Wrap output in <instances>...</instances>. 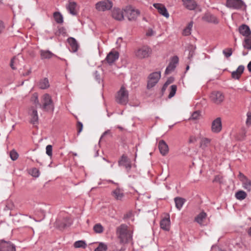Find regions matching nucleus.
I'll use <instances>...</instances> for the list:
<instances>
[{"label":"nucleus","mask_w":251,"mask_h":251,"mask_svg":"<svg viewBox=\"0 0 251 251\" xmlns=\"http://www.w3.org/2000/svg\"><path fill=\"white\" fill-rule=\"evenodd\" d=\"M116 235L121 243H127L132 238L131 233L125 224H122L117 227Z\"/></svg>","instance_id":"f257e3e1"},{"label":"nucleus","mask_w":251,"mask_h":251,"mask_svg":"<svg viewBox=\"0 0 251 251\" xmlns=\"http://www.w3.org/2000/svg\"><path fill=\"white\" fill-rule=\"evenodd\" d=\"M41 103L40 107L44 111L52 112L54 109V104L51 96L48 94H45L41 98Z\"/></svg>","instance_id":"f03ea898"},{"label":"nucleus","mask_w":251,"mask_h":251,"mask_svg":"<svg viewBox=\"0 0 251 251\" xmlns=\"http://www.w3.org/2000/svg\"><path fill=\"white\" fill-rule=\"evenodd\" d=\"M115 99L117 103L122 105H126L128 102V93L124 86L117 92Z\"/></svg>","instance_id":"7ed1b4c3"},{"label":"nucleus","mask_w":251,"mask_h":251,"mask_svg":"<svg viewBox=\"0 0 251 251\" xmlns=\"http://www.w3.org/2000/svg\"><path fill=\"white\" fill-rule=\"evenodd\" d=\"M161 77V72H156L151 74L148 78L147 89H150L158 82Z\"/></svg>","instance_id":"20e7f679"},{"label":"nucleus","mask_w":251,"mask_h":251,"mask_svg":"<svg viewBox=\"0 0 251 251\" xmlns=\"http://www.w3.org/2000/svg\"><path fill=\"white\" fill-rule=\"evenodd\" d=\"M140 13V11L138 9H135L131 6H127L124 9L125 16L127 18L129 21L136 20Z\"/></svg>","instance_id":"39448f33"},{"label":"nucleus","mask_w":251,"mask_h":251,"mask_svg":"<svg viewBox=\"0 0 251 251\" xmlns=\"http://www.w3.org/2000/svg\"><path fill=\"white\" fill-rule=\"evenodd\" d=\"M112 6L113 2L109 0L100 1L95 4V8L99 11L109 10Z\"/></svg>","instance_id":"423d86ee"},{"label":"nucleus","mask_w":251,"mask_h":251,"mask_svg":"<svg viewBox=\"0 0 251 251\" xmlns=\"http://www.w3.org/2000/svg\"><path fill=\"white\" fill-rule=\"evenodd\" d=\"M151 52V50L147 46H143L139 48L135 52L136 56L139 59H143L149 56Z\"/></svg>","instance_id":"0eeeda50"},{"label":"nucleus","mask_w":251,"mask_h":251,"mask_svg":"<svg viewBox=\"0 0 251 251\" xmlns=\"http://www.w3.org/2000/svg\"><path fill=\"white\" fill-rule=\"evenodd\" d=\"M210 100L216 104H220L225 99V96L220 91H213L210 95Z\"/></svg>","instance_id":"6e6552de"},{"label":"nucleus","mask_w":251,"mask_h":251,"mask_svg":"<svg viewBox=\"0 0 251 251\" xmlns=\"http://www.w3.org/2000/svg\"><path fill=\"white\" fill-rule=\"evenodd\" d=\"M226 6L234 9H242L246 5L242 0H226Z\"/></svg>","instance_id":"1a4fd4ad"},{"label":"nucleus","mask_w":251,"mask_h":251,"mask_svg":"<svg viewBox=\"0 0 251 251\" xmlns=\"http://www.w3.org/2000/svg\"><path fill=\"white\" fill-rule=\"evenodd\" d=\"M222 129V119L220 117H218L212 121L211 130L213 133H219L221 131Z\"/></svg>","instance_id":"9d476101"},{"label":"nucleus","mask_w":251,"mask_h":251,"mask_svg":"<svg viewBox=\"0 0 251 251\" xmlns=\"http://www.w3.org/2000/svg\"><path fill=\"white\" fill-rule=\"evenodd\" d=\"M238 177L240 180L242 182V187L243 188L248 192H251V180L241 172H240L238 175Z\"/></svg>","instance_id":"9b49d317"},{"label":"nucleus","mask_w":251,"mask_h":251,"mask_svg":"<svg viewBox=\"0 0 251 251\" xmlns=\"http://www.w3.org/2000/svg\"><path fill=\"white\" fill-rule=\"evenodd\" d=\"M118 163L120 166L125 167L127 172L130 170L131 167L130 160L125 155H122Z\"/></svg>","instance_id":"f8f14e48"},{"label":"nucleus","mask_w":251,"mask_h":251,"mask_svg":"<svg viewBox=\"0 0 251 251\" xmlns=\"http://www.w3.org/2000/svg\"><path fill=\"white\" fill-rule=\"evenodd\" d=\"M0 251H16L15 247L9 242L2 241L0 243Z\"/></svg>","instance_id":"ddd939ff"},{"label":"nucleus","mask_w":251,"mask_h":251,"mask_svg":"<svg viewBox=\"0 0 251 251\" xmlns=\"http://www.w3.org/2000/svg\"><path fill=\"white\" fill-rule=\"evenodd\" d=\"M153 6L157 9L158 12L160 14L163 15L166 18H169V14L164 5L161 3H154Z\"/></svg>","instance_id":"4468645a"},{"label":"nucleus","mask_w":251,"mask_h":251,"mask_svg":"<svg viewBox=\"0 0 251 251\" xmlns=\"http://www.w3.org/2000/svg\"><path fill=\"white\" fill-rule=\"evenodd\" d=\"M119 56L118 51L112 50L107 54L105 60L108 64H111L118 59Z\"/></svg>","instance_id":"2eb2a0df"},{"label":"nucleus","mask_w":251,"mask_h":251,"mask_svg":"<svg viewBox=\"0 0 251 251\" xmlns=\"http://www.w3.org/2000/svg\"><path fill=\"white\" fill-rule=\"evenodd\" d=\"M178 62V58L176 56H174L171 62L169 63L168 66L167 67L165 71V74H170L176 68V65Z\"/></svg>","instance_id":"dca6fc26"},{"label":"nucleus","mask_w":251,"mask_h":251,"mask_svg":"<svg viewBox=\"0 0 251 251\" xmlns=\"http://www.w3.org/2000/svg\"><path fill=\"white\" fill-rule=\"evenodd\" d=\"M158 148L160 153L166 155L169 152V147L167 143L163 140H160L158 143Z\"/></svg>","instance_id":"f3484780"},{"label":"nucleus","mask_w":251,"mask_h":251,"mask_svg":"<svg viewBox=\"0 0 251 251\" xmlns=\"http://www.w3.org/2000/svg\"><path fill=\"white\" fill-rule=\"evenodd\" d=\"M111 195L117 201H122L124 197L123 190L119 188H117L115 190H113L111 192Z\"/></svg>","instance_id":"a211bd4d"},{"label":"nucleus","mask_w":251,"mask_h":251,"mask_svg":"<svg viewBox=\"0 0 251 251\" xmlns=\"http://www.w3.org/2000/svg\"><path fill=\"white\" fill-rule=\"evenodd\" d=\"M124 13L119 8H114L112 12V17L116 20L122 21L124 19Z\"/></svg>","instance_id":"6ab92c4d"},{"label":"nucleus","mask_w":251,"mask_h":251,"mask_svg":"<svg viewBox=\"0 0 251 251\" xmlns=\"http://www.w3.org/2000/svg\"><path fill=\"white\" fill-rule=\"evenodd\" d=\"M29 115L31 117L30 123L33 125L37 124L38 121V116L37 110L33 107H31L30 110Z\"/></svg>","instance_id":"aec40b11"},{"label":"nucleus","mask_w":251,"mask_h":251,"mask_svg":"<svg viewBox=\"0 0 251 251\" xmlns=\"http://www.w3.org/2000/svg\"><path fill=\"white\" fill-rule=\"evenodd\" d=\"M167 217L163 219L160 223V227L162 229L168 231L170 229V220L169 215Z\"/></svg>","instance_id":"412c9836"},{"label":"nucleus","mask_w":251,"mask_h":251,"mask_svg":"<svg viewBox=\"0 0 251 251\" xmlns=\"http://www.w3.org/2000/svg\"><path fill=\"white\" fill-rule=\"evenodd\" d=\"M239 31L241 34L246 36V37L250 36L251 34V31L249 27L246 25H241L239 28Z\"/></svg>","instance_id":"4be33fe9"},{"label":"nucleus","mask_w":251,"mask_h":251,"mask_svg":"<svg viewBox=\"0 0 251 251\" xmlns=\"http://www.w3.org/2000/svg\"><path fill=\"white\" fill-rule=\"evenodd\" d=\"M202 20L208 23H213L215 24H217L219 23V21L217 18L214 15L210 14H205L202 17Z\"/></svg>","instance_id":"5701e85b"},{"label":"nucleus","mask_w":251,"mask_h":251,"mask_svg":"<svg viewBox=\"0 0 251 251\" xmlns=\"http://www.w3.org/2000/svg\"><path fill=\"white\" fill-rule=\"evenodd\" d=\"M184 6L189 10H194L197 7V3L194 0H182Z\"/></svg>","instance_id":"b1692460"},{"label":"nucleus","mask_w":251,"mask_h":251,"mask_svg":"<svg viewBox=\"0 0 251 251\" xmlns=\"http://www.w3.org/2000/svg\"><path fill=\"white\" fill-rule=\"evenodd\" d=\"M68 42L71 48V50L72 52H76L78 48V45L76 40L73 38L70 37L68 39Z\"/></svg>","instance_id":"393cba45"},{"label":"nucleus","mask_w":251,"mask_h":251,"mask_svg":"<svg viewBox=\"0 0 251 251\" xmlns=\"http://www.w3.org/2000/svg\"><path fill=\"white\" fill-rule=\"evenodd\" d=\"M244 69L245 67L243 65H240L236 71L232 73L231 75L232 78L239 79L242 74L243 73Z\"/></svg>","instance_id":"a878e982"},{"label":"nucleus","mask_w":251,"mask_h":251,"mask_svg":"<svg viewBox=\"0 0 251 251\" xmlns=\"http://www.w3.org/2000/svg\"><path fill=\"white\" fill-rule=\"evenodd\" d=\"M67 8L70 14L75 15L77 14L76 3L74 1H69Z\"/></svg>","instance_id":"bb28decb"},{"label":"nucleus","mask_w":251,"mask_h":251,"mask_svg":"<svg viewBox=\"0 0 251 251\" xmlns=\"http://www.w3.org/2000/svg\"><path fill=\"white\" fill-rule=\"evenodd\" d=\"M40 54L41 56V59H50L52 57L55 56L53 53L51 51L47 50H41L40 51Z\"/></svg>","instance_id":"cd10ccee"},{"label":"nucleus","mask_w":251,"mask_h":251,"mask_svg":"<svg viewBox=\"0 0 251 251\" xmlns=\"http://www.w3.org/2000/svg\"><path fill=\"white\" fill-rule=\"evenodd\" d=\"M206 216V213L202 211L195 217V221L201 226L203 225V221L205 219Z\"/></svg>","instance_id":"c85d7f7f"},{"label":"nucleus","mask_w":251,"mask_h":251,"mask_svg":"<svg viewBox=\"0 0 251 251\" xmlns=\"http://www.w3.org/2000/svg\"><path fill=\"white\" fill-rule=\"evenodd\" d=\"M38 86L41 89L48 88L50 87L48 79L46 77L41 79L38 83Z\"/></svg>","instance_id":"c756f323"},{"label":"nucleus","mask_w":251,"mask_h":251,"mask_svg":"<svg viewBox=\"0 0 251 251\" xmlns=\"http://www.w3.org/2000/svg\"><path fill=\"white\" fill-rule=\"evenodd\" d=\"M176 207L178 210H180L185 202V200L180 197H176L175 199Z\"/></svg>","instance_id":"7c9ffc66"},{"label":"nucleus","mask_w":251,"mask_h":251,"mask_svg":"<svg viewBox=\"0 0 251 251\" xmlns=\"http://www.w3.org/2000/svg\"><path fill=\"white\" fill-rule=\"evenodd\" d=\"M211 140L207 138H202L201 140L200 147L202 150H205L210 144Z\"/></svg>","instance_id":"2f4dec72"},{"label":"nucleus","mask_w":251,"mask_h":251,"mask_svg":"<svg viewBox=\"0 0 251 251\" xmlns=\"http://www.w3.org/2000/svg\"><path fill=\"white\" fill-rule=\"evenodd\" d=\"M66 220H57L54 223V226L60 229H62L67 226V224L66 223Z\"/></svg>","instance_id":"473e14b6"},{"label":"nucleus","mask_w":251,"mask_h":251,"mask_svg":"<svg viewBox=\"0 0 251 251\" xmlns=\"http://www.w3.org/2000/svg\"><path fill=\"white\" fill-rule=\"evenodd\" d=\"M193 22H190L187 27H186L183 30L182 34L184 36H188L191 33V30L193 27Z\"/></svg>","instance_id":"72a5a7b5"},{"label":"nucleus","mask_w":251,"mask_h":251,"mask_svg":"<svg viewBox=\"0 0 251 251\" xmlns=\"http://www.w3.org/2000/svg\"><path fill=\"white\" fill-rule=\"evenodd\" d=\"M247 196V193L243 190L238 191L235 193V197L239 200H243L245 199Z\"/></svg>","instance_id":"f704fd0d"},{"label":"nucleus","mask_w":251,"mask_h":251,"mask_svg":"<svg viewBox=\"0 0 251 251\" xmlns=\"http://www.w3.org/2000/svg\"><path fill=\"white\" fill-rule=\"evenodd\" d=\"M53 17L56 23L62 24L63 22L62 15L58 12H55L53 14Z\"/></svg>","instance_id":"c9c22d12"},{"label":"nucleus","mask_w":251,"mask_h":251,"mask_svg":"<svg viewBox=\"0 0 251 251\" xmlns=\"http://www.w3.org/2000/svg\"><path fill=\"white\" fill-rule=\"evenodd\" d=\"M243 46L245 48L251 50V36L246 37Z\"/></svg>","instance_id":"e433bc0d"},{"label":"nucleus","mask_w":251,"mask_h":251,"mask_svg":"<svg viewBox=\"0 0 251 251\" xmlns=\"http://www.w3.org/2000/svg\"><path fill=\"white\" fill-rule=\"evenodd\" d=\"M93 229L96 233H101L103 231V227L101 224H97L94 226Z\"/></svg>","instance_id":"4c0bfd02"},{"label":"nucleus","mask_w":251,"mask_h":251,"mask_svg":"<svg viewBox=\"0 0 251 251\" xmlns=\"http://www.w3.org/2000/svg\"><path fill=\"white\" fill-rule=\"evenodd\" d=\"M74 247L75 248H82L84 249L86 247V244L84 241L80 240L76 241L74 243Z\"/></svg>","instance_id":"58836bf2"},{"label":"nucleus","mask_w":251,"mask_h":251,"mask_svg":"<svg viewBox=\"0 0 251 251\" xmlns=\"http://www.w3.org/2000/svg\"><path fill=\"white\" fill-rule=\"evenodd\" d=\"M176 89H177V87L176 85H172L171 86L170 93L168 96V98L169 99L172 98V97H173L175 96V95L176 93Z\"/></svg>","instance_id":"ea45409f"},{"label":"nucleus","mask_w":251,"mask_h":251,"mask_svg":"<svg viewBox=\"0 0 251 251\" xmlns=\"http://www.w3.org/2000/svg\"><path fill=\"white\" fill-rule=\"evenodd\" d=\"M200 117L201 112L200 111H196L192 113L191 118H190V120H198L200 119Z\"/></svg>","instance_id":"a19ab883"},{"label":"nucleus","mask_w":251,"mask_h":251,"mask_svg":"<svg viewBox=\"0 0 251 251\" xmlns=\"http://www.w3.org/2000/svg\"><path fill=\"white\" fill-rule=\"evenodd\" d=\"M107 249V245L104 243H100L99 246L95 249V251H105Z\"/></svg>","instance_id":"79ce46f5"},{"label":"nucleus","mask_w":251,"mask_h":251,"mask_svg":"<svg viewBox=\"0 0 251 251\" xmlns=\"http://www.w3.org/2000/svg\"><path fill=\"white\" fill-rule=\"evenodd\" d=\"M31 100L33 102V103L36 105H39L40 106V103L39 102L38 95L37 93H34L33 94Z\"/></svg>","instance_id":"37998d69"},{"label":"nucleus","mask_w":251,"mask_h":251,"mask_svg":"<svg viewBox=\"0 0 251 251\" xmlns=\"http://www.w3.org/2000/svg\"><path fill=\"white\" fill-rule=\"evenodd\" d=\"M10 156L11 159L14 161L18 159L19 155L17 151L15 150H12L10 152Z\"/></svg>","instance_id":"c03bdc74"},{"label":"nucleus","mask_w":251,"mask_h":251,"mask_svg":"<svg viewBox=\"0 0 251 251\" xmlns=\"http://www.w3.org/2000/svg\"><path fill=\"white\" fill-rule=\"evenodd\" d=\"M223 53L227 58L229 57L232 55V51L231 48H228L223 50Z\"/></svg>","instance_id":"a18cd8bd"},{"label":"nucleus","mask_w":251,"mask_h":251,"mask_svg":"<svg viewBox=\"0 0 251 251\" xmlns=\"http://www.w3.org/2000/svg\"><path fill=\"white\" fill-rule=\"evenodd\" d=\"M30 174L34 177H38L39 176V171L36 168H33L31 171Z\"/></svg>","instance_id":"49530a36"},{"label":"nucleus","mask_w":251,"mask_h":251,"mask_svg":"<svg viewBox=\"0 0 251 251\" xmlns=\"http://www.w3.org/2000/svg\"><path fill=\"white\" fill-rule=\"evenodd\" d=\"M46 150L47 154L49 156L51 157L52 156V146L50 145H48L46 147Z\"/></svg>","instance_id":"de8ad7c7"},{"label":"nucleus","mask_w":251,"mask_h":251,"mask_svg":"<svg viewBox=\"0 0 251 251\" xmlns=\"http://www.w3.org/2000/svg\"><path fill=\"white\" fill-rule=\"evenodd\" d=\"M247 119L246 121V124L247 126H251V112H248L247 114Z\"/></svg>","instance_id":"09e8293b"},{"label":"nucleus","mask_w":251,"mask_h":251,"mask_svg":"<svg viewBox=\"0 0 251 251\" xmlns=\"http://www.w3.org/2000/svg\"><path fill=\"white\" fill-rule=\"evenodd\" d=\"M77 133H80L83 129V124L80 122H77Z\"/></svg>","instance_id":"8fccbe9b"},{"label":"nucleus","mask_w":251,"mask_h":251,"mask_svg":"<svg viewBox=\"0 0 251 251\" xmlns=\"http://www.w3.org/2000/svg\"><path fill=\"white\" fill-rule=\"evenodd\" d=\"M17 60V59L15 57H14L11 60L10 66H11V67L12 68V69L13 70H15L16 69V67H15L14 66V63H15L16 62Z\"/></svg>","instance_id":"3c124183"},{"label":"nucleus","mask_w":251,"mask_h":251,"mask_svg":"<svg viewBox=\"0 0 251 251\" xmlns=\"http://www.w3.org/2000/svg\"><path fill=\"white\" fill-rule=\"evenodd\" d=\"M221 179H222V177L218 175V176H215L213 181L221 183Z\"/></svg>","instance_id":"603ef678"},{"label":"nucleus","mask_w":251,"mask_h":251,"mask_svg":"<svg viewBox=\"0 0 251 251\" xmlns=\"http://www.w3.org/2000/svg\"><path fill=\"white\" fill-rule=\"evenodd\" d=\"M197 141V138L194 136H191L189 139V143H194Z\"/></svg>","instance_id":"864d4df0"},{"label":"nucleus","mask_w":251,"mask_h":251,"mask_svg":"<svg viewBox=\"0 0 251 251\" xmlns=\"http://www.w3.org/2000/svg\"><path fill=\"white\" fill-rule=\"evenodd\" d=\"M4 28V25L2 21H0V33L3 31Z\"/></svg>","instance_id":"5fc2aeb1"},{"label":"nucleus","mask_w":251,"mask_h":251,"mask_svg":"<svg viewBox=\"0 0 251 251\" xmlns=\"http://www.w3.org/2000/svg\"><path fill=\"white\" fill-rule=\"evenodd\" d=\"M173 81V79L172 78H169L165 83L169 85L170 84L172 83Z\"/></svg>","instance_id":"6e6d98bb"},{"label":"nucleus","mask_w":251,"mask_h":251,"mask_svg":"<svg viewBox=\"0 0 251 251\" xmlns=\"http://www.w3.org/2000/svg\"><path fill=\"white\" fill-rule=\"evenodd\" d=\"M194 54V51H190L189 55H188V59H191L193 57Z\"/></svg>","instance_id":"4d7b16f0"},{"label":"nucleus","mask_w":251,"mask_h":251,"mask_svg":"<svg viewBox=\"0 0 251 251\" xmlns=\"http://www.w3.org/2000/svg\"><path fill=\"white\" fill-rule=\"evenodd\" d=\"M168 86V85H167V84H165V83L163 85V86L162 87V90H161V91H162V93H163L165 91V90H166V88H167Z\"/></svg>","instance_id":"13d9d810"},{"label":"nucleus","mask_w":251,"mask_h":251,"mask_svg":"<svg viewBox=\"0 0 251 251\" xmlns=\"http://www.w3.org/2000/svg\"><path fill=\"white\" fill-rule=\"evenodd\" d=\"M110 134V132L109 130H107V131H105L103 134L102 135L101 137V138H103V137H104L105 136H106V135H109Z\"/></svg>","instance_id":"bf43d9fd"},{"label":"nucleus","mask_w":251,"mask_h":251,"mask_svg":"<svg viewBox=\"0 0 251 251\" xmlns=\"http://www.w3.org/2000/svg\"><path fill=\"white\" fill-rule=\"evenodd\" d=\"M248 69L250 72L251 73V61L249 62L247 66Z\"/></svg>","instance_id":"052dcab7"},{"label":"nucleus","mask_w":251,"mask_h":251,"mask_svg":"<svg viewBox=\"0 0 251 251\" xmlns=\"http://www.w3.org/2000/svg\"><path fill=\"white\" fill-rule=\"evenodd\" d=\"M152 35H153V31L152 30H149L147 32V35L148 36H151Z\"/></svg>","instance_id":"680f3d73"},{"label":"nucleus","mask_w":251,"mask_h":251,"mask_svg":"<svg viewBox=\"0 0 251 251\" xmlns=\"http://www.w3.org/2000/svg\"><path fill=\"white\" fill-rule=\"evenodd\" d=\"M247 232L249 235V236L251 237V227L249 228L247 230Z\"/></svg>","instance_id":"e2e57ef3"},{"label":"nucleus","mask_w":251,"mask_h":251,"mask_svg":"<svg viewBox=\"0 0 251 251\" xmlns=\"http://www.w3.org/2000/svg\"><path fill=\"white\" fill-rule=\"evenodd\" d=\"M31 70H29L27 71V72L25 73V74H24L23 75H29L30 73H31Z\"/></svg>","instance_id":"0e129e2a"},{"label":"nucleus","mask_w":251,"mask_h":251,"mask_svg":"<svg viewBox=\"0 0 251 251\" xmlns=\"http://www.w3.org/2000/svg\"><path fill=\"white\" fill-rule=\"evenodd\" d=\"M219 251H226V250H223V249H220L219 250Z\"/></svg>","instance_id":"69168bd1"},{"label":"nucleus","mask_w":251,"mask_h":251,"mask_svg":"<svg viewBox=\"0 0 251 251\" xmlns=\"http://www.w3.org/2000/svg\"><path fill=\"white\" fill-rule=\"evenodd\" d=\"M247 54V52H243V55H246Z\"/></svg>","instance_id":"338daca9"},{"label":"nucleus","mask_w":251,"mask_h":251,"mask_svg":"<svg viewBox=\"0 0 251 251\" xmlns=\"http://www.w3.org/2000/svg\"><path fill=\"white\" fill-rule=\"evenodd\" d=\"M189 69V66H187V67H186V70H188V69Z\"/></svg>","instance_id":"774afa93"}]
</instances>
